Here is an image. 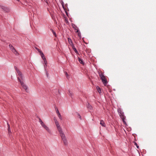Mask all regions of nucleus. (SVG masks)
I'll return each instance as SVG.
<instances>
[{
    "label": "nucleus",
    "instance_id": "f257e3e1",
    "mask_svg": "<svg viewBox=\"0 0 156 156\" xmlns=\"http://www.w3.org/2000/svg\"><path fill=\"white\" fill-rule=\"evenodd\" d=\"M117 112L120 116V117L122 119L124 124H126V122L125 121L126 116H125L124 113L122 112L121 109L120 108H119L117 109Z\"/></svg>",
    "mask_w": 156,
    "mask_h": 156
},
{
    "label": "nucleus",
    "instance_id": "f03ea898",
    "mask_svg": "<svg viewBox=\"0 0 156 156\" xmlns=\"http://www.w3.org/2000/svg\"><path fill=\"white\" fill-rule=\"evenodd\" d=\"M58 132L60 134V136L61 137L62 140L64 142V144L65 145H67L68 143L67 142L66 136L65 135V134H64V133L63 132L62 130L60 131H59Z\"/></svg>",
    "mask_w": 156,
    "mask_h": 156
},
{
    "label": "nucleus",
    "instance_id": "7ed1b4c3",
    "mask_svg": "<svg viewBox=\"0 0 156 156\" xmlns=\"http://www.w3.org/2000/svg\"><path fill=\"white\" fill-rule=\"evenodd\" d=\"M18 80L20 82L22 87L27 92V87L23 82V80H21L19 77L18 78Z\"/></svg>",
    "mask_w": 156,
    "mask_h": 156
},
{
    "label": "nucleus",
    "instance_id": "20e7f679",
    "mask_svg": "<svg viewBox=\"0 0 156 156\" xmlns=\"http://www.w3.org/2000/svg\"><path fill=\"white\" fill-rule=\"evenodd\" d=\"M9 46L10 50L14 54H15L16 55H19L18 52L16 51V49L14 48V47L12 44H9Z\"/></svg>",
    "mask_w": 156,
    "mask_h": 156
},
{
    "label": "nucleus",
    "instance_id": "39448f33",
    "mask_svg": "<svg viewBox=\"0 0 156 156\" xmlns=\"http://www.w3.org/2000/svg\"><path fill=\"white\" fill-rule=\"evenodd\" d=\"M40 54L41 55V57L42 58V59L44 60V63L46 65V64H47V61L46 60V59L44 56V54L42 51L40 53Z\"/></svg>",
    "mask_w": 156,
    "mask_h": 156
},
{
    "label": "nucleus",
    "instance_id": "423d86ee",
    "mask_svg": "<svg viewBox=\"0 0 156 156\" xmlns=\"http://www.w3.org/2000/svg\"><path fill=\"white\" fill-rule=\"evenodd\" d=\"M101 79L104 86H106L108 82L106 79V78L105 76H104Z\"/></svg>",
    "mask_w": 156,
    "mask_h": 156
},
{
    "label": "nucleus",
    "instance_id": "0eeeda50",
    "mask_svg": "<svg viewBox=\"0 0 156 156\" xmlns=\"http://www.w3.org/2000/svg\"><path fill=\"white\" fill-rule=\"evenodd\" d=\"M0 7L5 12H8L9 11V9L7 7H6L3 6H2L0 5Z\"/></svg>",
    "mask_w": 156,
    "mask_h": 156
},
{
    "label": "nucleus",
    "instance_id": "6e6552de",
    "mask_svg": "<svg viewBox=\"0 0 156 156\" xmlns=\"http://www.w3.org/2000/svg\"><path fill=\"white\" fill-rule=\"evenodd\" d=\"M87 107L89 110H93L92 106L88 102L86 105Z\"/></svg>",
    "mask_w": 156,
    "mask_h": 156
},
{
    "label": "nucleus",
    "instance_id": "1a4fd4ad",
    "mask_svg": "<svg viewBox=\"0 0 156 156\" xmlns=\"http://www.w3.org/2000/svg\"><path fill=\"white\" fill-rule=\"evenodd\" d=\"M55 123L57 127V129L58 131L62 130V129L61 127L59 125L58 122H56Z\"/></svg>",
    "mask_w": 156,
    "mask_h": 156
},
{
    "label": "nucleus",
    "instance_id": "9d476101",
    "mask_svg": "<svg viewBox=\"0 0 156 156\" xmlns=\"http://www.w3.org/2000/svg\"><path fill=\"white\" fill-rule=\"evenodd\" d=\"M98 73L101 79L105 76L104 74V73L101 71H98Z\"/></svg>",
    "mask_w": 156,
    "mask_h": 156
},
{
    "label": "nucleus",
    "instance_id": "9b49d317",
    "mask_svg": "<svg viewBox=\"0 0 156 156\" xmlns=\"http://www.w3.org/2000/svg\"><path fill=\"white\" fill-rule=\"evenodd\" d=\"M38 118L39 119V122H40V124L41 125L42 127L44 128V127H45L46 126L45 124L42 121L41 119L39 117H38Z\"/></svg>",
    "mask_w": 156,
    "mask_h": 156
},
{
    "label": "nucleus",
    "instance_id": "f8f14e48",
    "mask_svg": "<svg viewBox=\"0 0 156 156\" xmlns=\"http://www.w3.org/2000/svg\"><path fill=\"white\" fill-rule=\"evenodd\" d=\"M72 26L73 27L74 29L75 30H76V32H78L79 31V30L78 27L74 24H72Z\"/></svg>",
    "mask_w": 156,
    "mask_h": 156
},
{
    "label": "nucleus",
    "instance_id": "ddd939ff",
    "mask_svg": "<svg viewBox=\"0 0 156 156\" xmlns=\"http://www.w3.org/2000/svg\"><path fill=\"white\" fill-rule=\"evenodd\" d=\"M17 73L21 79L20 80H23V76L22 73L20 71V72H18Z\"/></svg>",
    "mask_w": 156,
    "mask_h": 156
},
{
    "label": "nucleus",
    "instance_id": "4468645a",
    "mask_svg": "<svg viewBox=\"0 0 156 156\" xmlns=\"http://www.w3.org/2000/svg\"><path fill=\"white\" fill-rule=\"evenodd\" d=\"M72 47L73 49L74 50V51H75V52L76 54H79V53H78V51H77V50H76V48L74 46V45H73L72 46Z\"/></svg>",
    "mask_w": 156,
    "mask_h": 156
},
{
    "label": "nucleus",
    "instance_id": "2eb2a0df",
    "mask_svg": "<svg viewBox=\"0 0 156 156\" xmlns=\"http://www.w3.org/2000/svg\"><path fill=\"white\" fill-rule=\"evenodd\" d=\"M44 128L49 133H50L51 132L49 129V127L46 125L45 127H44Z\"/></svg>",
    "mask_w": 156,
    "mask_h": 156
},
{
    "label": "nucleus",
    "instance_id": "dca6fc26",
    "mask_svg": "<svg viewBox=\"0 0 156 156\" xmlns=\"http://www.w3.org/2000/svg\"><path fill=\"white\" fill-rule=\"evenodd\" d=\"M78 60L80 63L83 65L84 64V62H83L82 59L78 57Z\"/></svg>",
    "mask_w": 156,
    "mask_h": 156
},
{
    "label": "nucleus",
    "instance_id": "f3484780",
    "mask_svg": "<svg viewBox=\"0 0 156 156\" xmlns=\"http://www.w3.org/2000/svg\"><path fill=\"white\" fill-rule=\"evenodd\" d=\"M68 41L69 43L72 46L73 45H74L71 39L69 37L68 38Z\"/></svg>",
    "mask_w": 156,
    "mask_h": 156
},
{
    "label": "nucleus",
    "instance_id": "a211bd4d",
    "mask_svg": "<svg viewBox=\"0 0 156 156\" xmlns=\"http://www.w3.org/2000/svg\"><path fill=\"white\" fill-rule=\"evenodd\" d=\"M100 124L102 126H105V124L103 120H101L100 121Z\"/></svg>",
    "mask_w": 156,
    "mask_h": 156
},
{
    "label": "nucleus",
    "instance_id": "6ab92c4d",
    "mask_svg": "<svg viewBox=\"0 0 156 156\" xmlns=\"http://www.w3.org/2000/svg\"><path fill=\"white\" fill-rule=\"evenodd\" d=\"M57 114H58V117L59 118L60 120H62V118L60 113L59 112H58V113Z\"/></svg>",
    "mask_w": 156,
    "mask_h": 156
},
{
    "label": "nucleus",
    "instance_id": "aec40b11",
    "mask_svg": "<svg viewBox=\"0 0 156 156\" xmlns=\"http://www.w3.org/2000/svg\"><path fill=\"white\" fill-rule=\"evenodd\" d=\"M50 30L52 32L53 35L55 36V37H56V35L55 32L54 31V30L51 28L50 29Z\"/></svg>",
    "mask_w": 156,
    "mask_h": 156
},
{
    "label": "nucleus",
    "instance_id": "412c9836",
    "mask_svg": "<svg viewBox=\"0 0 156 156\" xmlns=\"http://www.w3.org/2000/svg\"><path fill=\"white\" fill-rule=\"evenodd\" d=\"M97 89L98 90V92L100 93L101 92V88L98 87L97 86Z\"/></svg>",
    "mask_w": 156,
    "mask_h": 156
},
{
    "label": "nucleus",
    "instance_id": "4be33fe9",
    "mask_svg": "<svg viewBox=\"0 0 156 156\" xmlns=\"http://www.w3.org/2000/svg\"><path fill=\"white\" fill-rule=\"evenodd\" d=\"M76 114H77V115L78 116V117L80 119V120H81L82 119H81V116H80V115L77 112H76Z\"/></svg>",
    "mask_w": 156,
    "mask_h": 156
},
{
    "label": "nucleus",
    "instance_id": "5701e85b",
    "mask_svg": "<svg viewBox=\"0 0 156 156\" xmlns=\"http://www.w3.org/2000/svg\"><path fill=\"white\" fill-rule=\"evenodd\" d=\"M8 133H10L11 132V130H10V126H9V127H8Z\"/></svg>",
    "mask_w": 156,
    "mask_h": 156
},
{
    "label": "nucleus",
    "instance_id": "b1692460",
    "mask_svg": "<svg viewBox=\"0 0 156 156\" xmlns=\"http://www.w3.org/2000/svg\"><path fill=\"white\" fill-rule=\"evenodd\" d=\"M134 145H136V146L137 148L138 149L139 148V146L138 145V144H137V143H136V142H134Z\"/></svg>",
    "mask_w": 156,
    "mask_h": 156
},
{
    "label": "nucleus",
    "instance_id": "393cba45",
    "mask_svg": "<svg viewBox=\"0 0 156 156\" xmlns=\"http://www.w3.org/2000/svg\"><path fill=\"white\" fill-rule=\"evenodd\" d=\"M35 48L40 53L41 52V51L38 48H37V47H35Z\"/></svg>",
    "mask_w": 156,
    "mask_h": 156
},
{
    "label": "nucleus",
    "instance_id": "a878e982",
    "mask_svg": "<svg viewBox=\"0 0 156 156\" xmlns=\"http://www.w3.org/2000/svg\"><path fill=\"white\" fill-rule=\"evenodd\" d=\"M78 33V35L79 37H81V33L79 31L78 32H77Z\"/></svg>",
    "mask_w": 156,
    "mask_h": 156
},
{
    "label": "nucleus",
    "instance_id": "bb28decb",
    "mask_svg": "<svg viewBox=\"0 0 156 156\" xmlns=\"http://www.w3.org/2000/svg\"><path fill=\"white\" fill-rule=\"evenodd\" d=\"M69 95L71 96V97H72V96L73 95L72 92H70L69 91Z\"/></svg>",
    "mask_w": 156,
    "mask_h": 156
},
{
    "label": "nucleus",
    "instance_id": "cd10ccee",
    "mask_svg": "<svg viewBox=\"0 0 156 156\" xmlns=\"http://www.w3.org/2000/svg\"><path fill=\"white\" fill-rule=\"evenodd\" d=\"M54 120L55 123L56 122H58V121L55 117H54Z\"/></svg>",
    "mask_w": 156,
    "mask_h": 156
},
{
    "label": "nucleus",
    "instance_id": "c85d7f7f",
    "mask_svg": "<svg viewBox=\"0 0 156 156\" xmlns=\"http://www.w3.org/2000/svg\"><path fill=\"white\" fill-rule=\"evenodd\" d=\"M55 109L57 112V113L58 114V112H59L57 108H55Z\"/></svg>",
    "mask_w": 156,
    "mask_h": 156
},
{
    "label": "nucleus",
    "instance_id": "c756f323",
    "mask_svg": "<svg viewBox=\"0 0 156 156\" xmlns=\"http://www.w3.org/2000/svg\"><path fill=\"white\" fill-rule=\"evenodd\" d=\"M62 5L63 8L64 9L65 8H64V3H63V2H62Z\"/></svg>",
    "mask_w": 156,
    "mask_h": 156
},
{
    "label": "nucleus",
    "instance_id": "7c9ffc66",
    "mask_svg": "<svg viewBox=\"0 0 156 156\" xmlns=\"http://www.w3.org/2000/svg\"><path fill=\"white\" fill-rule=\"evenodd\" d=\"M66 77H67L69 76L68 74L66 72Z\"/></svg>",
    "mask_w": 156,
    "mask_h": 156
},
{
    "label": "nucleus",
    "instance_id": "2f4dec72",
    "mask_svg": "<svg viewBox=\"0 0 156 156\" xmlns=\"http://www.w3.org/2000/svg\"><path fill=\"white\" fill-rule=\"evenodd\" d=\"M44 1L46 2L47 4H48V0H44Z\"/></svg>",
    "mask_w": 156,
    "mask_h": 156
},
{
    "label": "nucleus",
    "instance_id": "473e14b6",
    "mask_svg": "<svg viewBox=\"0 0 156 156\" xmlns=\"http://www.w3.org/2000/svg\"><path fill=\"white\" fill-rule=\"evenodd\" d=\"M16 71H17V72L18 73V72H20V71L19 70V69H16Z\"/></svg>",
    "mask_w": 156,
    "mask_h": 156
},
{
    "label": "nucleus",
    "instance_id": "72a5a7b5",
    "mask_svg": "<svg viewBox=\"0 0 156 156\" xmlns=\"http://www.w3.org/2000/svg\"><path fill=\"white\" fill-rule=\"evenodd\" d=\"M16 71H17V72L18 73V72H20V71L19 70V69H16Z\"/></svg>",
    "mask_w": 156,
    "mask_h": 156
},
{
    "label": "nucleus",
    "instance_id": "f704fd0d",
    "mask_svg": "<svg viewBox=\"0 0 156 156\" xmlns=\"http://www.w3.org/2000/svg\"><path fill=\"white\" fill-rule=\"evenodd\" d=\"M15 68L16 69H16H18L17 67H16V66H15Z\"/></svg>",
    "mask_w": 156,
    "mask_h": 156
},
{
    "label": "nucleus",
    "instance_id": "c9c22d12",
    "mask_svg": "<svg viewBox=\"0 0 156 156\" xmlns=\"http://www.w3.org/2000/svg\"><path fill=\"white\" fill-rule=\"evenodd\" d=\"M7 125H8V127H9V126H10L8 122H7Z\"/></svg>",
    "mask_w": 156,
    "mask_h": 156
},
{
    "label": "nucleus",
    "instance_id": "e433bc0d",
    "mask_svg": "<svg viewBox=\"0 0 156 156\" xmlns=\"http://www.w3.org/2000/svg\"><path fill=\"white\" fill-rule=\"evenodd\" d=\"M66 15L67 16H68V13L66 11Z\"/></svg>",
    "mask_w": 156,
    "mask_h": 156
},
{
    "label": "nucleus",
    "instance_id": "4c0bfd02",
    "mask_svg": "<svg viewBox=\"0 0 156 156\" xmlns=\"http://www.w3.org/2000/svg\"><path fill=\"white\" fill-rule=\"evenodd\" d=\"M46 74H47V77H48V73H46Z\"/></svg>",
    "mask_w": 156,
    "mask_h": 156
},
{
    "label": "nucleus",
    "instance_id": "58836bf2",
    "mask_svg": "<svg viewBox=\"0 0 156 156\" xmlns=\"http://www.w3.org/2000/svg\"><path fill=\"white\" fill-rule=\"evenodd\" d=\"M17 1H18V2H19L20 1V0H16Z\"/></svg>",
    "mask_w": 156,
    "mask_h": 156
}]
</instances>
